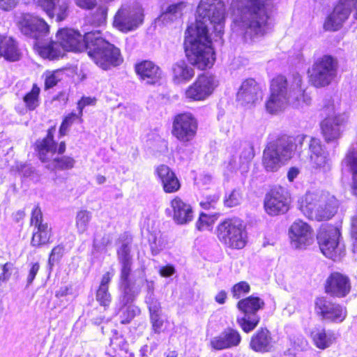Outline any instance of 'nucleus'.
Listing matches in <instances>:
<instances>
[{
  "instance_id": "nucleus-1",
  "label": "nucleus",
  "mask_w": 357,
  "mask_h": 357,
  "mask_svg": "<svg viewBox=\"0 0 357 357\" xmlns=\"http://www.w3.org/2000/svg\"><path fill=\"white\" fill-rule=\"evenodd\" d=\"M21 32L36 41L35 47L38 54L45 59L53 60L62 57L65 51L82 52L86 48V33L82 36L72 29H62L56 33V42L43 44L40 38L49 32V26L43 19L30 15L23 14L17 22Z\"/></svg>"
},
{
  "instance_id": "nucleus-2",
  "label": "nucleus",
  "mask_w": 357,
  "mask_h": 357,
  "mask_svg": "<svg viewBox=\"0 0 357 357\" xmlns=\"http://www.w3.org/2000/svg\"><path fill=\"white\" fill-rule=\"evenodd\" d=\"M303 79L299 74L287 79L278 75L271 82L270 96L266 102V109L275 114L283 111L287 106L302 108L311 104V97L302 87Z\"/></svg>"
},
{
  "instance_id": "nucleus-3",
  "label": "nucleus",
  "mask_w": 357,
  "mask_h": 357,
  "mask_svg": "<svg viewBox=\"0 0 357 357\" xmlns=\"http://www.w3.org/2000/svg\"><path fill=\"white\" fill-rule=\"evenodd\" d=\"M234 24L245 40L255 41L266 34L268 15L265 0H232Z\"/></svg>"
},
{
  "instance_id": "nucleus-4",
  "label": "nucleus",
  "mask_w": 357,
  "mask_h": 357,
  "mask_svg": "<svg viewBox=\"0 0 357 357\" xmlns=\"http://www.w3.org/2000/svg\"><path fill=\"white\" fill-rule=\"evenodd\" d=\"M117 258L121 268L120 281L122 290V302L126 305L132 302L141 290V284L146 283V296L145 302L147 305L151 303H160L154 296V283L145 278L144 271L141 270L139 275V281L131 277L132 256L131 248L128 243H123L117 250Z\"/></svg>"
},
{
  "instance_id": "nucleus-5",
  "label": "nucleus",
  "mask_w": 357,
  "mask_h": 357,
  "mask_svg": "<svg viewBox=\"0 0 357 357\" xmlns=\"http://www.w3.org/2000/svg\"><path fill=\"white\" fill-rule=\"evenodd\" d=\"M185 52L188 61L200 70L210 68L214 63V51L211 40L206 33L188 28L184 41Z\"/></svg>"
},
{
  "instance_id": "nucleus-6",
  "label": "nucleus",
  "mask_w": 357,
  "mask_h": 357,
  "mask_svg": "<svg viewBox=\"0 0 357 357\" xmlns=\"http://www.w3.org/2000/svg\"><path fill=\"white\" fill-rule=\"evenodd\" d=\"M337 199L327 192H307L300 201L299 208L308 219L317 221L328 220L336 213Z\"/></svg>"
},
{
  "instance_id": "nucleus-7",
  "label": "nucleus",
  "mask_w": 357,
  "mask_h": 357,
  "mask_svg": "<svg viewBox=\"0 0 357 357\" xmlns=\"http://www.w3.org/2000/svg\"><path fill=\"white\" fill-rule=\"evenodd\" d=\"M87 54L100 68L107 70L123 62L120 50L105 40L100 31L86 33Z\"/></svg>"
},
{
  "instance_id": "nucleus-8",
  "label": "nucleus",
  "mask_w": 357,
  "mask_h": 357,
  "mask_svg": "<svg viewBox=\"0 0 357 357\" xmlns=\"http://www.w3.org/2000/svg\"><path fill=\"white\" fill-rule=\"evenodd\" d=\"M225 11V4L221 0H201L197 9L195 24L188 28L208 34L211 26L217 36L221 37L224 31Z\"/></svg>"
},
{
  "instance_id": "nucleus-9",
  "label": "nucleus",
  "mask_w": 357,
  "mask_h": 357,
  "mask_svg": "<svg viewBox=\"0 0 357 357\" xmlns=\"http://www.w3.org/2000/svg\"><path fill=\"white\" fill-rule=\"evenodd\" d=\"M305 137L296 139L283 136L268 144L263 152L262 165L267 172L278 171L291 159L296 149V141L301 143Z\"/></svg>"
},
{
  "instance_id": "nucleus-10",
  "label": "nucleus",
  "mask_w": 357,
  "mask_h": 357,
  "mask_svg": "<svg viewBox=\"0 0 357 357\" xmlns=\"http://www.w3.org/2000/svg\"><path fill=\"white\" fill-rule=\"evenodd\" d=\"M305 137L296 139L283 136L268 144L263 152L262 165L267 172L278 171L291 159L296 149V141L301 143Z\"/></svg>"
},
{
  "instance_id": "nucleus-11",
  "label": "nucleus",
  "mask_w": 357,
  "mask_h": 357,
  "mask_svg": "<svg viewBox=\"0 0 357 357\" xmlns=\"http://www.w3.org/2000/svg\"><path fill=\"white\" fill-rule=\"evenodd\" d=\"M220 241L231 249H242L247 243V234L242 221L237 218L227 219L217 228Z\"/></svg>"
},
{
  "instance_id": "nucleus-12",
  "label": "nucleus",
  "mask_w": 357,
  "mask_h": 357,
  "mask_svg": "<svg viewBox=\"0 0 357 357\" xmlns=\"http://www.w3.org/2000/svg\"><path fill=\"white\" fill-rule=\"evenodd\" d=\"M337 71V61L329 55L318 58L308 70L310 82L317 88L329 85L335 78Z\"/></svg>"
},
{
  "instance_id": "nucleus-13",
  "label": "nucleus",
  "mask_w": 357,
  "mask_h": 357,
  "mask_svg": "<svg viewBox=\"0 0 357 357\" xmlns=\"http://www.w3.org/2000/svg\"><path fill=\"white\" fill-rule=\"evenodd\" d=\"M308 167L314 174H326L332 169L330 154L319 139L311 138L309 142Z\"/></svg>"
},
{
  "instance_id": "nucleus-14",
  "label": "nucleus",
  "mask_w": 357,
  "mask_h": 357,
  "mask_svg": "<svg viewBox=\"0 0 357 357\" xmlns=\"http://www.w3.org/2000/svg\"><path fill=\"white\" fill-rule=\"evenodd\" d=\"M142 8L138 5L122 4L116 13L113 24L122 32L133 31L143 22Z\"/></svg>"
},
{
  "instance_id": "nucleus-15",
  "label": "nucleus",
  "mask_w": 357,
  "mask_h": 357,
  "mask_svg": "<svg viewBox=\"0 0 357 357\" xmlns=\"http://www.w3.org/2000/svg\"><path fill=\"white\" fill-rule=\"evenodd\" d=\"M340 236L339 229L333 226L322 227L317 236L322 253L334 261L340 259L344 252V245L339 241Z\"/></svg>"
},
{
  "instance_id": "nucleus-16",
  "label": "nucleus",
  "mask_w": 357,
  "mask_h": 357,
  "mask_svg": "<svg viewBox=\"0 0 357 357\" xmlns=\"http://www.w3.org/2000/svg\"><path fill=\"white\" fill-rule=\"evenodd\" d=\"M314 313L320 319L331 323H341L347 317L345 307L333 302L326 296L317 297L314 300Z\"/></svg>"
},
{
  "instance_id": "nucleus-17",
  "label": "nucleus",
  "mask_w": 357,
  "mask_h": 357,
  "mask_svg": "<svg viewBox=\"0 0 357 357\" xmlns=\"http://www.w3.org/2000/svg\"><path fill=\"white\" fill-rule=\"evenodd\" d=\"M218 86L212 75H202L185 91V97L190 101H202L209 97Z\"/></svg>"
},
{
  "instance_id": "nucleus-18",
  "label": "nucleus",
  "mask_w": 357,
  "mask_h": 357,
  "mask_svg": "<svg viewBox=\"0 0 357 357\" xmlns=\"http://www.w3.org/2000/svg\"><path fill=\"white\" fill-rule=\"evenodd\" d=\"M290 197L288 191L281 186L275 187L264 199V208L271 215H278L288 211Z\"/></svg>"
},
{
  "instance_id": "nucleus-19",
  "label": "nucleus",
  "mask_w": 357,
  "mask_h": 357,
  "mask_svg": "<svg viewBox=\"0 0 357 357\" xmlns=\"http://www.w3.org/2000/svg\"><path fill=\"white\" fill-rule=\"evenodd\" d=\"M197 121L190 113H183L175 116L173 121L172 134L179 141L188 142L196 135Z\"/></svg>"
},
{
  "instance_id": "nucleus-20",
  "label": "nucleus",
  "mask_w": 357,
  "mask_h": 357,
  "mask_svg": "<svg viewBox=\"0 0 357 357\" xmlns=\"http://www.w3.org/2000/svg\"><path fill=\"white\" fill-rule=\"evenodd\" d=\"M348 121V115L345 113L328 115L321 123V130L325 141L333 142L340 138L342 128Z\"/></svg>"
},
{
  "instance_id": "nucleus-21",
  "label": "nucleus",
  "mask_w": 357,
  "mask_h": 357,
  "mask_svg": "<svg viewBox=\"0 0 357 357\" xmlns=\"http://www.w3.org/2000/svg\"><path fill=\"white\" fill-rule=\"evenodd\" d=\"M289 234L291 245L295 248H305L313 243L312 229L303 220H296L291 225Z\"/></svg>"
},
{
  "instance_id": "nucleus-22",
  "label": "nucleus",
  "mask_w": 357,
  "mask_h": 357,
  "mask_svg": "<svg viewBox=\"0 0 357 357\" xmlns=\"http://www.w3.org/2000/svg\"><path fill=\"white\" fill-rule=\"evenodd\" d=\"M262 98V90L252 78L244 80L236 94L237 101L243 105L252 106Z\"/></svg>"
},
{
  "instance_id": "nucleus-23",
  "label": "nucleus",
  "mask_w": 357,
  "mask_h": 357,
  "mask_svg": "<svg viewBox=\"0 0 357 357\" xmlns=\"http://www.w3.org/2000/svg\"><path fill=\"white\" fill-rule=\"evenodd\" d=\"M325 292L332 297H345L351 290L349 278L340 273H332L326 279Z\"/></svg>"
},
{
  "instance_id": "nucleus-24",
  "label": "nucleus",
  "mask_w": 357,
  "mask_h": 357,
  "mask_svg": "<svg viewBox=\"0 0 357 357\" xmlns=\"http://www.w3.org/2000/svg\"><path fill=\"white\" fill-rule=\"evenodd\" d=\"M351 0H340L333 11L325 21L324 27L326 31H336L340 28L343 22L348 18L351 13L349 3Z\"/></svg>"
},
{
  "instance_id": "nucleus-25",
  "label": "nucleus",
  "mask_w": 357,
  "mask_h": 357,
  "mask_svg": "<svg viewBox=\"0 0 357 357\" xmlns=\"http://www.w3.org/2000/svg\"><path fill=\"white\" fill-rule=\"evenodd\" d=\"M241 336L237 330L227 328L210 340L211 347L215 350L227 349L240 344Z\"/></svg>"
},
{
  "instance_id": "nucleus-26",
  "label": "nucleus",
  "mask_w": 357,
  "mask_h": 357,
  "mask_svg": "<svg viewBox=\"0 0 357 357\" xmlns=\"http://www.w3.org/2000/svg\"><path fill=\"white\" fill-rule=\"evenodd\" d=\"M172 219L177 225H186L193 219V211L190 204L179 197H174L170 202Z\"/></svg>"
},
{
  "instance_id": "nucleus-27",
  "label": "nucleus",
  "mask_w": 357,
  "mask_h": 357,
  "mask_svg": "<svg viewBox=\"0 0 357 357\" xmlns=\"http://www.w3.org/2000/svg\"><path fill=\"white\" fill-rule=\"evenodd\" d=\"M135 71L140 79L148 84H156L162 75L160 68L151 61H143L136 64Z\"/></svg>"
},
{
  "instance_id": "nucleus-28",
  "label": "nucleus",
  "mask_w": 357,
  "mask_h": 357,
  "mask_svg": "<svg viewBox=\"0 0 357 357\" xmlns=\"http://www.w3.org/2000/svg\"><path fill=\"white\" fill-rule=\"evenodd\" d=\"M155 172L160 179L163 190L167 193L177 192L181 183L175 173L167 165H160L155 167Z\"/></svg>"
},
{
  "instance_id": "nucleus-29",
  "label": "nucleus",
  "mask_w": 357,
  "mask_h": 357,
  "mask_svg": "<svg viewBox=\"0 0 357 357\" xmlns=\"http://www.w3.org/2000/svg\"><path fill=\"white\" fill-rule=\"evenodd\" d=\"M275 345V342L271 332L266 328L258 330L252 337L250 347L257 352L271 351Z\"/></svg>"
},
{
  "instance_id": "nucleus-30",
  "label": "nucleus",
  "mask_w": 357,
  "mask_h": 357,
  "mask_svg": "<svg viewBox=\"0 0 357 357\" xmlns=\"http://www.w3.org/2000/svg\"><path fill=\"white\" fill-rule=\"evenodd\" d=\"M55 127H52L47 131V136L36 142V149L40 160L42 162L52 160L56 153V143L54 140Z\"/></svg>"
},
{
  "instance_id": "nucleus-31",
  "label": "nucleus",
  "mask_w": 357,
  "mask_h": 357,
  "mask_svg": "<svg viewBox=\"0 0 357 357\" xmlns=\"http://www.w3.org/2000/svg\"><path fill=\"white\" fill-rule=\"evenodd\" d=\"M254 157L251 149H247L242 151L240 155H232L227 162V169L232 172L240 170L241 172H246L249 164Z\"/></svg>"
},
{
  "instance_id": "nucleus-32",
  "label": "nucleus",
  "mask_w": 357,
  "mask_h": 357,
  "mask_svg": "<svg viewBox=\"0 0 357 357\" xmlns=\"http://www.w3.org/2000/svg\"><path fill=\"white\" fill-rule=\"evenodd\" d=\"M0 56L9 61L20 60L21 53L16 41L12 37H0Z\"/></svg>"
},
{
  "instance_id": "nucleus-33",
  "label": "nucleus",
  "mask_w": 357,
  "mask_h": 357,
  "mask_svg": "<svg viewBox=\"0 0 357 357\" xmlns=\"http://www.w3.org/2000/svg\"><path fill=\"white\" fill-rule=\"evenodd\" d=\"M310 334L314 345L320 349L330 347L336 340L335 335L333 331H326L322 327L313 328Z\"/></svg>"
},
{
  "instance_id": "nucleus-34",
  "label": "nucleus",
  "mask_w": 357,
  "mask_h": 357,
  "mask_svg": "<svg viewBox=\"0 0 357 357\" xmlns=\"http://www.w3.org/2000/svg\"><path fill=\"white\" fill-rule=\"evenodd\" d=\"M173 81L176 84L190 81L195 76V71L184 61L176 63L172 67Z\"/></svg>"
},
{
  "instance_id": "nucleus-35",
  "label": "nucleus",
  "mask_w": 357,
  "mask_h": 357,
  "mask_svg": "<svg viewBox=\"0 0 357 357\" xmlns=\"http://www.w3.org/2000/svg\"><path fill=\"white\" fill-rule=\"evenodd\" d=\"M264 305V302L262 299L252 296L241 299L237 303L239 310L245 314H257V312L262 309Z\"/></svg>"
},
{
  "instance_id": "nucleus-36",
  "label": "nucleus",
  "mask_w": 357,
  "mask_h": 357,
  "mask_svg": "<svg viewBox=\"0 0 357 357\" xmlns=\"http://www.w3.org/2000/svg\"><path fill=\"white\" fill-rule=\"evenodd\" d=\"M150 322L152 331L157 334L160 333L164 324L162 317V308L160 303H151L148 306Z\"/></svg>"
},
{
  "instance_id": "nucleus-37",
  "label": "nucleus",
  "mask_w": 357,
  "mask_h": 357,
  "mask_svg": "<svg viewBox=\"0 0 357 357\" xmlns=\"http://www.w3.org/2000/svg\"><path fill=\"white\" fill-rule=\"evenodd\" d=\"M185 7V4L183 2L169 5L160 15L159 20L163 23H168L180 18Z\"/></svg>"
},
{
  "instance_id": "nucleus-38",
  "label": "nucleus",
  "mask_w": 357,
  "mask_h": 357,
  "mask_svg": "<svg viewBox=\"0 0 357 357\" xmlns=\"http://www.w3.org/2000/svg\"><path fill=\"white\" fill-rule=\"evenodd\" d=\"M50 228L48 225L34 228L31 238L33 246H40L47 243L51 236Z\"/></svg>"
},
{
  "instance_id": "nucleus-39",
  "label": "nucleus",
  "mask_w": 357,
  "mask_h": 357,
  "mask_svg": "<svg viewBox=\"0 0 357 357\" xmlns=\"http://www.w3.org/2000/svg\"><path fill=\"white\" fill-rule=\"evenodd\" d=\"M260 317L257 314L243 313L242 317L237 318V323L245 333L252 331L258 325Z\"/></svg>"
},
{
  "instance_id": "nucleus-40",
  "label": "nucleus",
  "mask_w": 357,
  "mask_h": 357,
  "mask_svg": "<svg viewBox=\"0 0 357 357\" xmlns=\"http://www.w3.org/2000/svg\"><path fill=\"white\" fill-rule=\"evenodd\" d=\"M70 0H56L53 8V15L50 18L56 17L57 22L65 20L69 14Z\"/></svg>"
},
{
  "instance_id": "nucleus-41",
  "label": "nucleus",
  "mask_w": 357,
  "mask_h": 357,
  "mask_svg": "<svg viewBox=\"0 0 357 357\" xmlns=\"http://www.w3.org/2000/svg\"><path fill=\"white\" fill-rule=\"evenodd\" d=\"M40 89L34 84L30 92L27 93L23 98L26 107L29 110H34L39 105L38 96Z\"/></svg>"
},
{
  "instance_id": "nucleus-42",
  "label": "nucleus",
  "mask_w": 357,
  "mask_h": 357,
  "mask_svg": "<svg viewBox=\"0 0 357 357\" xmlns=\"http://www.w3.org/2000/svg\"><path fill=\"white\" fill-rule=\"evenodd\" d=\"M91 219V213L86 210L80 211L77 213L76 227L79 234H83L87 230Z\"/></svg>"
},
{
  "instance_id": "nucleus-43",
  "label": "nucleus",
  "mask_w": 357,
  "mask_h": 357,
  "mask_svg": "<svg viewBox=\"0 0 357 357\" xmlns=\"http://www.w3.org/2000/svg\"><path fill=\"white\" fill-rule=\"evenodd\" d=\"M53 168L59 170H65L72 169L75 163V160L69 156H63L60 158H54L52 159Z\"/></svg>"
},
{
  "instance_id": "nucleus-44",
  "label": "nucleus",
  "mask_w": 357,
  "mask_h": 357,
  "mask_svg": "<svg viewBox=\"0 0 357 357\" xmlns=\"http://www.w3.org/2000/svg\"><path fill=\"white\" fill-rule=\"evenodd\" d=\"M215 216L201 213L196 222V228L199 231L209 230L215 222Z\"/></svg>"
},
{
  "instance_id": "nucleus-45",
  "label": "nucleus",
  "mask_w": 357,
  "mask_h": 357,
  "mask_svg": "<svg viewBox=\"0 0 357 357\" xmlns=\"http://www.w3.org/2000/svg\"><path fill=\"white\" fill-rule=\"evenodd\" d=\"M62 73L60 70L47 71L44 73L45 86L46 89L54 86L61 79Z\"/></svg>"
},
{
  "instance_id": "nucleus-46",
  "label": "nucleus",
  "mask_w": 357,
  "mask_h": 357,
  "mask_svg": "<svg viewBox=\"0 0 357 357\" xmlns=\"http://www.w3.org/2000/svg\"><path fill=\"white\" fill-rule=\"evenodd\" d=\"M111 243V237L107 234H96L93 239V247L98 251H102Z\"/></svg>"
},
{
  "instance_id": "nucleus-47",
  "label": "nucleus",
  "mask_w": 357,
  "mask_h": 357,
  "mask_svg": "<svg viewBox=\"0 0 357 357\" xmlns=\"http://www.w3.org/2000/svg\"><path fill=\"white\" fill-rule=\"evenodd\" d=\"M343 162L351 172H357V149H349Z\"/></svg>"
},
{
  "instance_id": "nucleus-48",
  "label": "nucleus",
  "mask_w": 357,
  "mask_h": 357,
  "mask_svg": "<svg viewBox=\"0 0 357 357\" xmlns=\"http://www.w3.org/2000/svg\"><path fill=\"white\" fill-rule=\"evenodd\" d=\"M28 3L32 1L36 6L40 7L47 15H53L54 5L56 0H26Z\"/></svg>"
},
{
  "instance_id": "nucleus-49",
  "label": "nucleus",
  "mask_w": 357,
  "mask_h": 357,
  "mask_svg": "<svg viewBox=\"0 0 357 357\" xmlns=\"http://www.w3.org/2000/svg\"><path fill=\"white\" fill-rule=\"evenodd\" d=\"M250 291V284L247 282L241 281L233 286L231 294L234 298L238 299L243 295L249 293Z\"/></svg>"
},
{
  "instance_id": "nucleus-50",
  "label": "nucleus",
  "mask_w": 357,
  "mask_h": 357,
  "mask_svg": "<svg viewBox=\"0 0 357 357\" xmlns=\"http://www.w3.org/2000/svg\"><path fill=\"white\" fill-rule=\"evenodd\" d=\"M82 116H79V112L78 114L70 113L68 116L65 117L61 125L59 128V134L61 136H64L66 135L68 128L73 124L77 119H80Z\"/></svg>"
},
{
  "instance_id": "nucleus-51",
  "label": "nucleus",
  "mask_w": 357,
  "mask_h": 357,
  "mask_svg": "<svg viewBox=\"0 0 357 357\" xmlns=\"http://www.w3.org/2000/svg\"><path fill=\"white\" fill-rule=\"evenodd\" d=\"M96 298L100 305L104 307L108 306L111 302V295L109 293L108 289L106 288L98 287Z\"/></svg>"
},
{
  "instance_id": "nucleus-52",
  "label": "nucleus",
  "mask_w": 357,
  "mask_h": 357,
  "mask_svg": "<svg viewBox=\"0 0 357 357\" xmlns=\"http://www.w3.org/2000/svg\"><path fill=\"white\" fill-rule=\"evenodd\" d=\"M31 225L34 228L40 227L42 225H47L46 222H43V214L40 208L37 206H35L31 212Z\"/></svg>"
},
{
  "instance_id": "nucleus-53",
  "label": "nucleus",
  "mask_w": 357,
  "mask_h": 357,
  "mask_svg": "<svg viewBox=\"0 0 357 357\" xmlns=\"http://www.w3.org/2000/svg\"><path fill=\"white\" fill-rule=\"evenodd\" d=\"M165 245L166 243L161 236L154 237L153 240L150 243L152 254L153 255H158L160 251L165 249Z\"/></svg>"
},
{
  "instance_id": "nucleus-54",
  "label": "nucleus",
  "mask_w": 357,
  "mask_h": 357,
  "mask_svg": "<svg viewBox=\"0 0 357 357\" xmlns=\"http://www.w3.org/2000/svg\"><path fill=\"white\" fill-rule=\"evenodd\" d=\"M117 344L116 342L112 341L110 349L108 350V354L111 357H131V354L126 349L119 348L118 351H116L115 346Z\"/></svg>"
},
{
  "instance_id": "nucleus-55",
  "label": "nucleus",
  "mask_w": 357,
  "mask_h": 357,
  "mask_svg": "<svg viewBox=\"0 0 357 357\" xmlns=\"http://www.w3.org/2000/svg\"><path fill=\"white\" fill-rule=\"evenodd\" d=\"M241 200V194L236 190H233L230 195L226 197L225 203L228 207H233L238 205Z\"/></svg>"
},
{
  "instance_id": "nucleus-56",
  "label": "nucleus",
  "mask_w": 357,
  "mask_h": 357,
  "mask_svg": "<svg viewBox=\"0 0 357 357\" xmlns=\"http://www.w3.org/2000/svg\"><path fill=\"white\" fill-rule=\"evenodd\" d=\"M107 11L108 8L106 6H99L94 14V21L99 24L105 22L107 18Z\"/></svg>"
},
{
  "instance_id": "nucleus-57",
  "label": "nucleus",
  "mask_w": 357,
  "mask_h": 357,
  "mask_svg": "<svg viewBox=\"0 0 357 357\" xmlns=\"http://www.w3.org/2000/svg\"><path fill=\"white\" fill-rule=\"evenodd\" d=\"M29 266L30 268L26 278L27 286L32 284L40 269V264L38 262H32L29 264Z\"/></svg>"
},
{
  "instance_id": "nucleus-58",
  "label": "nucleus",
  "mask_w": 357,
  "mask_h": 357,
  "mask_svg": "<svg viewBox=\"0 0 357 357\" xmlns=\"http://www.w3.org/2000/svg\"><path fill=\"white\" fill-rule=\"evenodd\" d=\"M13 264L10 262H7L1 266L2 273L0 274V282H7L11 275V270Z\"/></svg>"
},
{
  "instance_id": "nucleus-59",
  "label": "nucleus",
  "mask_w": 357,
  "mask_h": 357,
  "mask_svg": "<svg viewBox=\"0 0 357 357\" xmlns=\"http://www.w3.org/2000/svg\"><path fill=\"white\" fill-rule=\"evenodd\" d=\"M63 252V247L61 245H57L54 247L49 257V264L52 266L56 260L61 257Z\"/></svg>"
},
{
  "instance_id": "nucleus-60",
  "label": "nucleus",
  "mask_w": 357,
  "mask_h": 357,
  "mask_svg": "<svg viewBox=\"0 0 357 357\" xmlns=\"http://www.w3.org/2000/svg\"><path fill=\"white\" fill-rule=\"evenodd\" d=\"M139 312V310L133 306H128L126 308L125 312H123L124 315L126 314V317L121 320L122 324H128L132 320L137 313Z\"/></svg>"
},
{
  "instance_id": "nucleus-61",
  "label": "nucleus",
  "mask_w": 357,
  "mask_h": 357,
  "mask_svg": "<svg viewBox=\"0 0 357 357\" xmlns=\"http://www.w3.org/2000/svg\"><path fill=\"white\" fill-rule=\"evenodd\" d=\"M74 1L78 7L86 10H91L96 5V0H74Z\"/></svg>"
},
{
  "instance_id": "nucleus-62",
  "label": "nucleus",
  "mask_w": 357,
  "mask_h": 357,
  "mask_svg": "<svg viewBox=\"0 0 357 357\" xmlns=\"http://www.w3.org/2000/svg\"><path fill=\"white\" fill-rule=\"evenodd\" d=\"M18 0H0V9L3 10H10L17 3Z\"/></svg>"
},
{
  "instance_id": "nucleus-63",
  "label": "nucleus",
  "mask_w": 357,
  "mask_h": 357,
  "mask_svg": "<svg viewBox=\"0 0 357 357\" xmlns=\"http://www.w3.org/2000/svg\"><path fill=\"white\" fill-rule=\"evenodd\" d=\"M112 277H113V273H112L109 271L106 272L102 277L99 287L109 289V284Z\"/></svg>"
},
{
  "instance_id": "nucleus-64",
  "label": "nucleus",
  "mask_w": 357,
  "mask_h": 357,
  "mask_svg": "<svg viewBox=\"0 0 357 357\" xmlns=\"http://www.w3.org/2000/svg\"><path fill=\"white\" fill-rule=\"evenodd\" d=\"M351 234L355 238L354 251L357 252V216L352 218L351 220Z\"/></svg>"
}]
</instances>
